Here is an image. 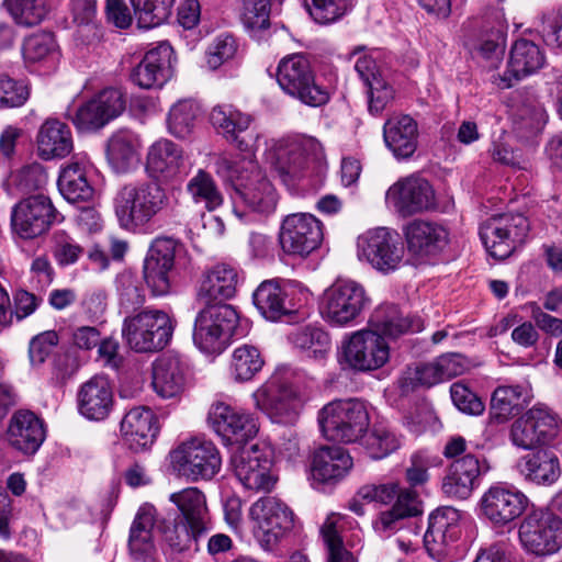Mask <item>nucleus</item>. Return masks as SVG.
<instances>
[{"instance_id": "603ef678", "label": "nucleus", "mask_w": 562, "mask_h": 562, "mask_svg": "<svg viewBox=\"0 0 562 562\" xmlns=\"http://www.w3.org/2000/svg\"><path fill=\"white\" fill-rule=\"evenodd\" d=\"M200 109L192 100H179L170 108L167 116L168 132L176 138L189 137L195 127Z\"/></svg>"}, {"instance_id": "e433bc0d", "label": "nucleus", "mask_w": 562, "mask_h": 562, "mask_svg": "<svg viewBox=\"0 0 562 562\" xmlns=\"http://www.w3.org/2000/svg\"><path fill=\"white\" fill-rule=\"evenodd\" d=\"M156 521V508L143 504L130 529L128 549L134 562H156L153 529Z\"/></svg>"}, {"instance_id": "c85d7f7f", "label": "nucleus", "mask_w": 562, "mask_h": 562, "mask_svg": "<svg viewBox=\"0 0 562 562\" xmlns=\"http://www.w3.org/2000/svg\"><path fill=\"white\" fill-rule=\"evenodd\" d=\"M46 437L44 422L31 411L15 412L8 426L9 445L23 454H34Z\"/></svg>"}, {"instance_id": "f3484780", "label": "nucleus", "mask_w": 562, "mask_h": 562, "mask_svg": "<svg viewBox=\"0 0 562 562\" xmlns=\"http://www.w3.org/2000/svg\"><path fill=\"white\" fill-rule=\"evenodd\" d=\"M460 514L453 507H442L429 516L424 543L429 555L438 562L454 558V543L460 537Z\"/></svg>"}, {"instance_id": "8fccbe9b", "label": "nucleus", "mask_w": 562, "mask_h": 562, "mask_svg": "<svg viewBox=\"0 0 562 562\" xmlns=\"http://www.w3.org/2000/svg\"><path fill=\"white\" fill-rule=\"evenodd\" d=\"M561 474L559 458L553 448L529 450V480L550 485Z\"/></svg>"}, {"instance_id": "0eeeda50", "label": "nucleus", "mask_w": 562, "mask_h": 562, "mask_svg": "<svg viewBox=\"0 0 562 562\" xmlns=\"http://www.w3.org/2000/svg\"><path fill=\"white\" fill-rule=\"evenodd\" d=\"M172 469L191 482L211 480L221 469L222 459L215 445L203 438L183 441L169 453Z\"/></svg>"}, {"instance_id": "7c9ffc66", "label": "nucleus", "mask_w": 562, "mask_h": 562, "mask_svg": "<svg viewBox=\"0 0 562 562\" xmlns=\"http://www.w3.org/2000/svg\"><path fill=\"white\" fill-rule=\"evenodd\" d=\"M120 431L128 449L144 451L154 443L158 434L157 418L148 407H134L122 418Z\"/></svg>"}, {"instance_id": "39448f33", "label": "nucleus", "mask_w": 562, "mask_h": 562, "mask_svg": "<svg viewBox=\"0 0 562 562\" xmlns=\"http://www.w3.org/2000/svg\"><path fill=\"white\" fill-rule=\"evenodd\" d=\"M172 333L170 316L159 310H146L126 317L122 328L127 345L137 352L161 350L170 341Z\"/></svg>"}, {"instance_id": "c03bdc74", "label": "nucleus", "mask_w": 562, "mask_h": 562, "mask_svg": "<svg viewBox=\"0 0 562 562\" xmlns=\"http://www.w3.org/2000/svg\"><path fill=\"white\" fill-rule=\"evenodd\" d=\"M370 324L381 336L396 338L406 333L420 331L423 323L419 318L404 317L397 306L381 305L371 315Z\"/></svg>"}, {"instance_id": "cd10ccee", "label": "nucleus", "mask_w": 562, "mask_h": 562, "mask_svg": "<svg viewBox=\"0 0 562 562\" xmlns=\"http://www.w3.org/2000/svg\"><path fill=\"white\" fill-rule=\"evenodd\" d=\"M355 69L367 88L368 110L373 115H379L393 101L395 90L384 78L375 59L368 54L360 56Z\"/></svg>"}, {"instance_id": "f03ea898", "label": "nucleus", "mask_w": 562, "mask_h": 562, "mask_svg": "<svg viewBox=\"0 0 562 562\" xmlns=\"http://www.w3.org/2000/svg\"><path fill=\"white\" fill-rule=\"evenodd\" d=\"M168 205L166 190L155 182L125 184L114 198L115 215L127 229L145 226Z\"/></svg>"}, {"instance_id": "3c124183", "label": "nucleus", "mask_w": 562, "mask_h": 562, "mask_svg": "<svg viewBox=\"0 0 562 562\" xmlns=\"http://www.w3.org/2000/svg\"><path fill=\"white\" fill-rule=\"evenodd\" d=\"M186 188L192 201L207 211H214L223 203V195L215 180L203 169L196 171Z\"/></svg>"}, {"instance_id": "0e129e2a", "label": "nucleus", "mask_w": 562, "mask_h": 562, "mask_svg": "<svg viewBox=\"0 0 562 562\" xmlns=\"http://www.w3.org/2000/svg\"><path fill=\"white\" fill-rule=\"evenodd\" d=\"M350 517L330 513L321 528V533L326 548L344 546V533L352 526Z\"/></svg>"}, {"instance_id": "412c9836", "label": "nucleus", "mask_w": 562, "mask_h": 562, "mask_svg": "<svg viewBox=\"0 0 562 562\" xmlns=\"http://www.w3.org/2000/svg\"><path fill=\"white\" fill-rule=\"evenodd\" d=\"M125 110V99L119 89L108 88L80 105L72 123L81 132L97 131Z\"/></svg>"}, {"instance_id": "bf43d9fd", "label": "nucleus", "mask_w": 562, "mask_h": 562, "mask_svg": "<svg viewBox=\"0 0 562 562\" xmlns=\"http://www.w3.org/2000/svg\"><path fill=\"white\" fill-rule=\"evenodd\" d=\"M202 536L195 533L186 521L176 522L164 532L166 543L177 553L191 550L192 547L198 550V542Z\"/></svg>"}, {"instance_id": "4d7b16f0", "label": "nucleus", "mask_w": 562, "mask_h": 562, "mask_svg": "<svg viewBox=\"0 0 562 562\" xmlns=\"http://www.w3.org/2000/svg\"><path fill=\"white\" fill-rule=\"evenodd\" d=\"M440 382H442V378L435 360L407 368L401 383L402 387L408 391L417 386L430 387Z\"/></svg>"}, {"instance_id": "ddd939ff", "label": "nucleus", "mask_w": 562, "mask_h": 562, "mask_svg": "<svg viewBox=\"0 0 562 562\" xmlns=\"http://www.w3.org/2000/svg\"><path fill=\"white\" fill-rule=\"evenodd\" d=\"M231 463L236 477L247 490L270 492L277 482L271 471V453L258 445L239 448L233 453Z\"/></svg>"}, {"instance_id": "9b49d317", "label": "nucleus", "mask_w": 562, "mask_h": 562, "mask_svg": "<svg viewBox=\"0 0 562 562\" xmlns=\"http://www.w3.org/2000/svg\"><path fill=\"white\" fill-rule=\"evenodd\" d=\"M369 299L364 288L352 280H338L322 295L319 313L331 326L351 324L364 310Z\"/></svg>"}, {"instance_id": "a18cd8bd", "label": "nucleus", "mask_w": 562, "mask_h": 562, "mask_svg": "<svg viewBox=\"0 0 562 562\" xmlns=\"http://www.w3.org/2000/svg\"><path fill=\"white\" fill-rule=\"evenodd\" d=\"M527 398L519 385H502L494 390L490 404V419L505 423L510 417L521 414Z\"/></svg>"}, {"instance_id": "a19ab883", "label": "nucleus", "mask_w": 562, "mask_h": 562, "mask_svg": "<svg viewBox=\"0 0 562 562\" xmlns=\"http://www.w3.org/2000/svg\"><path fill=\"white\" fill-rule=\"evenodd\" d=\"M38 155L45 159L64 158L74 149L69 126L58 120H46L36 136Z\"/></svg>"}, {"instance_id": "20e7f679", "label": "nucleus", "mask_w": 562, "mask_h": 562, "mask_svg": "<svg viewBox=\"0 0 562 562\" xmlns=\"http://www.w3.org/2000/svg\"><path fill=\"white\" fill-rule=\"evenodd\" d=\"M277 81L286 94L306 105L321 106L329 100L328 90L316 82L311 64L302 53L288 55L279 61Z\"/></svg>"}, {"instance_id": "bb28decb", "label": "nucleus", "mask_w": 562, "mask_h": 562, "mask_svg": "<svg viewBox=\"0 0 562 562\" xmlns=\"http://www.w3.org/2000/svg\"><path fill=\"white\" fill-rule=\"evenodd\" d=\"M78 411L89 420L106 419L114 407L112 385L104 375H94L85 382L77 394Z\"/></svg>"}, {"instance_id": "7ed1b4c3", "label": "nucleus", "mask_w": 562, "mask_h": 562, "mask_svg": "<svg viewBox=\"0 0 562 562\" xmlns=\"http://www.w3.org/2000/svg\"><path fill=\"white\" fill-rule=\"evenodd\" d=\"M323 435L331 441L352 443L364 436L370 418L366 405L358 400L333 401L318 414Z\"/></svg>"}, {"instance_id": "6e6552de", "label": "nucleus", "mask_w": 562, "mask_h": 562, "mask_svg": "<svg viewBox=\"0 0 562 562\" xmlns=\"http://www.w3.org/2000/svg\"><path fill=\"white\" fill-rule=\"evenodd\" d=\"M238 323L236 310L228 304L206 303L194 322V345L205 353H220Z\"/></svg>"}, {"instance_id": "2f4dec72", "label": "nucleus", "mask_w": 562, "mask_h": 562, "mask_svg": "<svg viewBox=\"0 0 562 562\" xmlns=\"http://www.w3.org/2000/svg\"><path fill=\"white\" fill-rule=\"evenodd\" d=\"M352 465V458L344 448L321 447L312 457V480L321 484L335 485L347 476Z\"/></svg>"}, {"instance_id": "423d86ee", "label": "nucleus", "mask_w": 562, "mask_h": 562, "mask_svg": "<svg viewBox=\"0 0 562 562\" xmlns=\"http://www.w3.org/2000/svg\"><path fill=\"white\" fill-rule=\"evenodd\" d=\"M322 154V145L313 137H294L278 142L268 154L272 170L286 186L291 187L299 180L310 160Z\"/></svg>"}, {"instance_id": "4be33fe9", "label": "nucleus", "mask_w": 562, "mask_h": 562, "mask_svg": "<svg viewBox=\"0 0 562 562\" xmlns=\"http://www.w3.org/2000/svg\"><path fill=\"white\" fill-rule=\"evenodd\" d=\"M177 243L169 237L156 238L144 260V279L151 293L162 296L170 291V274L175 266Z\"/></svg>"}, {"instance_id": "37998d69", "label": "nucleus", "mask_w": 562, "mask_h": 562, "mask_svg": "<svg viewBox=\"0 0 562 562\" xmlns=\"http://www.w3.org/2000/svg\"><path fill=\"white\" fill-rule=\"evenodd\" d=\"M238 281L239 276L236 267L228 263H217L206 272L199 296L205 299V303L213 300L232 299L236 293Z\"/></svg>"}, {"instance_id": "680f3d73", "label": "nucleus", "mask_w": 562, "mask_h": 562, "mask_svg": "<svg viewBox=\"0 0 562 562\" xmlns=\"http://www.w3.org/2000/svg\"><path fill=\"white\" fill-rule=\"evenodd\" d=\"M366 448L372 459H382L401 445L400 438L384 427H375L366 438Z\"/></svg>"}, {"instance_id": "a211bd4d", "label": "nucleus", "mask_w": 562, "mask_h": 562, "mask_svg": "<svg viewBox=\"0 0 562 562\" xmlns=\"http://www.w3.org/2000/svg\"><path fill=\"white\" fill-rule=\"evenodd\" d=\"M56 215L57 212L49 198L43 194L31 195L21 200L12 209L11 226L21 238L32 239L44 234Z\"/></svg>"}, {"instance_id": "a878e982", "label": "nucleus", "mask_w": 562, "mask_h": 562, "mask_svg": "<svg viewBox=\"0 0 562 562\" xmlns=\"http://www.w3.org/2000/svg\"><path fill=\"white\" fill-rule=\"evenodd\" d=\"M211 418L215 431L228 443H243L258 432L256 419L248 413L217 403L213 405Z\"/></svg>"}, {"instance_id": "ea45409f", "label": "nucleus", "mask_w": 562, "mask_h": 562, "mask_svg": "<svg viewBox=\"0 0 562 562\" xmlns=\"http://www.w3.org/2000/svg\"><path fill=\"white\" fill-rule=\"evenodd\" d=\"M169 501L178 508L195 533L205 535L210 529V517L206 506V498L198 487H186L179 492L171 493Z\"/></svg>"}, {"instance_id": "58836bf2", "label": "nucleus", "mask_w": 562, "mask_h": 562, "mask_svg": "<svg viewBox=\"0 0 562 562\" xmlns=\"http://www.w3.org/2000/svg\"><path fill=\"white\" fill-rule=\"evenodd\" d=\"M184 366L178 356L162 355L153 364V387L161 398H176L184 389Z\"/></svg>"}, {"instance_id": "c756f323", "label": "nucleus", "mask_w": 562, "mask_h": 562, "mask_svg": "<svg viewBox=\"0 0 562 562\" xmlns=\"http://www.w3.org/2000/svg\"><path fill=\"white\" fill-rule=\"evenodd\" d=\"M479 458L468 453L451 463L442 480L441 490L448 497L467 499L479 485V477L486 472Z\"/></svg>"}, {"instance_id": "1a4fd4ad", "label": "nucleus", "mask_w": 562, "mask_h": 562, "mask_svg": "<svg viewBox=\"0 0 562 562\" xmlns=\"http://www.w3.org/2000/svg\"><path fill=\"white\" fill-rule=\"evenodd\" d=\"M252 533L265 550H272L292 530L294 514L280 499L267 496L256 501L249 508Z\"/></svg>"}, {"instance_id": "338daca9", "label": "nucleus", "mask_w": 562, "mask_h": 562, "mask_svg": "<svg viewBox=\"0 0 562 562\" xmlns=\"http://www.w3.org/2000/svg\"><path fill=\"white\" fill-rule=\"evenodd\" d=\"M82 252V247L66 232L60 231L54 234L53 255L60 266L77 262Z\"/></svg>"}, {"instance_id": "dca6fc26", "label": "nucleus", "mask_w": 562, "mask_h": 562, "mask_svg": "<svg viewBox=\"0 0 562 562\" xmlns=\"http://www.w3.org/2000/svg\"><path fill=\"white\" fill-rule=\"evenodd\" d=\"M323 237V224L310 213L286 215L279 233L282 250L288 255L300 257H306L316 250Z\"/></svg>"}, {"instance_id": "f257e3e1", "label": "nucleus", "mask_w": 562, "mask_h": 562, "mask_svg": "<svg viewBox=\"0 0 562 562\" xmlns=\"http://www.w3.org/2000/svg\"><path fill=\"white\" fill-rule=\"evenodd\" d=\"M215 165L217 173L226 177L232 183L234 213L237 217H244V212L238 210L239 203L252 212L265 215L276 210V189L256 160L249 157L232 161L226 157H220Z\"/></svg>"}, {"instance_id": "864d4df0", "label": "nucleus", "mask_w": 562, "mask_h": 562, "mask_svg": "<svg viewBox=\"0 0 562 562\" xmlns=\"http://www.w3.org/2000/svg\"><path fill=\"white\" fill-rule=\"evenodd\" d=\"M4 4L14 22L24 27L40 24L48 12L47 0H4Z\"/></svg>"}, {"instance_id": "b1692460", "label": "nucleus", "mask_w": 562, "mask_h": 562, "mask_svg": "<svg viewBox=\"0 0 562 562\" xmlns=\"http://www.w3.org/2000/svg\"><path fill=\"white\" fill-rule=\"evenodd\" d=\"M407 250L418 257L439 254L449 243V231L439 222L413 220L403 229Z\"/></svg>"}, {"instance_id": "aec40b11", "label": "nucleus", "mask_w": 562, "mask_h": 562, "mask_svg": "<svg viewBox=\"0 0 562 562\" xmlns=\"http://www.w3.org/2000/svg\"><path fill=\"white\" fill-rule=\"evenodd\" d=\"M386 201L403 217L427 212L436 206L435 192L430 183L419 177H407L392 184Z\"/></svg>"}, {"instance_id": "4468645a", "label": "nucleus", "mask_w": 562, "mask_h": 562, "mask_svg": "<svg viewBox=\"0 0 562 562\" xmlns=\"http://www.w3.org/2000/svg\"><path fill=\"white\" fill-rule=\"evenodd\" d=\"M252 397L256 407L273 423L292 424L299 416L301 401L292 385L280 375H272Z\"/></svg>"}, {"instance_id": "e2e57ef3", "label": "nucleus", "mask_w": 562, "mask_h": 562, "mask_svg": "<svg viewBox=\"0 0 562 562\" xmlns=\"http://www.w3.org/2000/svg\"><path fill=\"white\" fill-rule=\"evenodd\" d=\"M236 52L237 43L235 38L228 34H221L207 47L206 65L211 70H216L232 59Z\"/></svg>"}, {"instance_id": "6e6d98bb", "label": "nucleus", "mask_w": 562, "mask_h": 562, "mask_svg": "<svg viewBox=\"0 0 562 562\" xmlns=\"http://www.w3.org/2000/svg\"><path fill=\"white\" fill-rule=\"evenodd\" d=\"M22 53L29 63H38L47 58L54 59L58 55L54 35L43 32L29 36L23 43Z\"/></svg>"}, {"instance_id": "c9c22d12", "label": "nucleus", "mask_w": 562, "mask_h": 562, "mask_svg": "<svg viewBox=\"0 0 562 562\" xmlns=\"http://www.w3.org/2000/svg\"><path fill=\"white\" fill-rule=\"evenodd\" d=\"M383 139L396 159H407L417 149L418 125L407 114H394L383 125Z\"/></svg>"}, {"instance_id": "13d9d810", "label": "nucleus", "mask_w": 562, "mask_h": 562, "mask_svg": "<svg viewBox=\"0 0 562 562\" xmlns=\"http://www.w3.org/2000/svg\"><path fill=\"white\" fill-rule=\"evenodd\" d=\"M311 16L321 24L340 19L350 7L349 0H303Z\"/></svg>"}, {"instance_id": "774afa93", "label": "nucleus", "mask_w": 562, "mask_h": 562, "mask_svg": "<svg viewBox=\"0 0 562 562\" xmlns=\"http://www.w3.org/2000/svg\"><path fill=\"white\" fill-rule=\"evenodd\" d=\"M55 330L43 331L33 337L29 345V358L33 367L42 366L58 344Z\"/></svg>"}, {"instance_id": "473e14b6", "label": "nucleus", "mask_w": 562, "mask_h": 562, "mask_svg": "<svg viewBox=\"0 0 562 562\" xmlns=\"http://www.w3.org/2000/svg\"><path fill=\"white\" fill-rule=\"evenodd\" d=\"M184 168V153L181 146L167 138L151 144L146 156L147 172L159 180L171 181Z\"/></svg>"}, {"instance_id": "2eb2a0df", "label": "nucleus", "mask_w": 562, "mask_h": 562, "mask_svg": "<svg viewBox=\"0 0 562 562\" xmlns=\"http://www.w3.org/2000/svg\"><path fill=\"white\" fill-rule=\"evenodd\" d=\"M214 128L235 149L251 156L259 133L252 126V116L243 113L232 104H217L210 114Z\"/></svg>"}, {"instance_id": "6ab92c4d", "label": "nucleus", "mask_w": 562, "mask_h": 562, "mask_svg": "<svg viewBox=\"0 0 562 562\" xmlns=\"http://www.w3.org/2000/svg\"><path fill=\"white\" fill-rule=\"evenodd\" d=\"M347 363L355 370L372 371L383 367L390 358V347L375 330L353 333L344 345Z\"/></svg>"}, {"instance_id": "f8f14e48", "label": "nucleus", "mask_w": 562, "mask_h": 562, "mask_svg": "<svg viewBox=\"0 0 562 562\" xmlns=\"http://www.w3.org/2000/svg\"><path fill=\"white\" fill-rule=\"evenodd\" d=\"M480 238L487 254L496 260H504L527 238V217L524 214H502L482 223Z\"/></svg>"}, {"instance_id": "79ce46f5", "label": "nucleus", "mask_w": 562, "mask_h": 562, "mask_svg": "<svg viewBox=\"0 0 562 562\" xmlns=\"http://www.w3.org/2000/svg\"><path fill=\"white\" fill-rule=\"evenodd\" d=\"M140 142L138 137L127 131L113 134L108 140L106 159L116 173H126L139 162Z\"/></svg>"}, {"instance_id": "9d476101", "label": "nucleus", "mask_w": 562, "mask_h": 562, "mask_svg": "<svg viewBox=\"0 0 562 562\" xmlns=\"http://www.w3.org/2000/svg\"><path fill=\"white\" fill-rule=\"evenodd\" d=\"M357 256L382 273H391L404 263L405 247L400 235L386 227H376L357 239Z\"/></svg>"}, {"instance_id": "09e8293b", "label": "nucleus", "mask_w": 562, "mask_h": 562, "mask_svg": "<svg viewBox=\"0 0 562 562\" xmlns=\"http://www.w3.org/2000/svg\"><path fill=\"white\" fill-rule=\"evenodd\" d=\"M265 366L261 351L252 345L234 349L229 361V374L236 382L250 381Z\"/></svg>"}, {"instance_id": "f704fd0d", "label": "nucleus", "mask_w": 562, "mask_h": 562, "mask_svg": "<svg viewBox=\"0 0 562 562\" xmlns=\"http://www.w3.org/2000/svg\"><path fill=\"white\" fill-rule=\"evenodd\" d=\"M89 159L87 154H75L59 172L57 186L60 194L70 203L92 200L94 189L87 177Z\"/></svg>"}, {"instance_id": "052dcab7", "label": "nucleus", "mask_w": 562, "mask_h": 562, "mask_svg": "<svg viewBox=\"0 0 562 562\" xmlns=\"http://www.w3.org/2000/svg\"><path fill=\"white\" fill-rule=\"evenodd\" d=\"M241 21L249 31L266 30L270 25V0H241Z\"/></svg>"}, {"instance_id": "5fc2aeb1", "label": "nucleus", "mask_w": 562, "mask_h": 562, "mask_svg": "<svg viewBox=\"0 0 562 562\" xmlns=\"http://www.w3.org/2000/svg\"><path fill=\"white\" fill-rule=\"evenodd\" d=\"M142 27L162 24L171 14L175 0H130Z\"/></svg>"}, {"instance_id": "393cba45", "label": "nucleus", "mask_w": 562, "mask_h": 562, "mask_svg": "<svg viewBox=\"0 0 562 562\" xmlns=\"http://www.w3.org/2000/svg\"><path fill=\"white\" fill-rule=\"evenodd\" d=\"M172 47L168 43H160L133 68L132 81L143 89L162 87L172 76Z\"/></svg>"}, {"instance_id": "5701e85b", "label": "nucleus", "mask_w": 562, "mask_h": 562, "mask_svg": "<svg viewBox=\"0 0 562 562\" xmlns=\"http://www.w3.org/2000/svg\"><path fill=\"white\" fill-rule=\"evenodd\" d=\"M483 516L495 527L517 519L526 508V496L509 485H493L481 497Z\"/></svg>"}, {"instance_id": "72a5a7b5", "label": "nucleus", "mask_w": 562, "mask_h": 562, "mask_svg": "<svg viewBox=\"0 0 562 562\" xmlns=\"http://www.w3.org/2000/svg\"><path fill=\"white\" fill-rule=\"evenodd\" d=\"M562 547V519L549 512L529 515V551L537 555L553 554Z\"/></svg>"}, {"instance_id": "4c0bfd02", "label": "nucleus", "mask_w": 562, "mask_h": 562, "mask_svg": "<svg viewBox=\"0 0 562 562\" xmlns=\"http://www.w3.org/2000/svg\"><path fill=\"white\" fill-rule=\"evenodd\" d=\"M562 439V419L549 406L529 408V450L553 448Z\"/></svg>"}, {"instance_id": "49530a36", "label": "nucleus", "mask_w": 562, "mask_h": 562, "mask_svg": "<svg viewBox=\"0 0 562 562\" xmlns=\"http://www.w3.org/2000/svg\"><path fill=\"white\" fill-rule=\"evenodd\" d=\"M289 340L296 348L306 352L308 358L321 361L330 350L329 335L316 325H304L294 328L289 334Z\"/></svg>"}, {"instance_id": "69168bd1", "label": "nucleus", "mask_w": 562, "mask_h": 562, "mask_svg": "<svg viewBox=\"0 0 562 562\" xmlns=\"http://www.w3.org/2000/svg\"><path fill=\"white\" fill-rule=\"evenodd\" d=\"M30 95L29 87L9 76H0V108H18Z\"/></svg>"}, {"instance_id": "de8ad7c7", "label": "nucleus", "mask_w": 562, "mask_h": 562, "mask_svg": "<svg viewBox=\"0 0 562 562\" xmlns=\"http://www.w3.org/2000/svg\"><path fill=\"white\" fill-rule=\"evenodd\" d=\"M285 292L271 280L263 281L254 292L252 300L260 314L270 321H277L289 313Z\"/></svg>"}]
</instances>
